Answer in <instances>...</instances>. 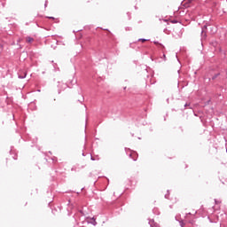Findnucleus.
I'll return each instance as SVG.
<instances>
[{"label": "nucleus", "instance_id": "obj_24", "mask_svg": "<svg viewBox=\"0 0 227 227\" xmlns=\"http://www.w3.org/2000/svg\"><path fill=\"white\" fill-rule=\"evenodd\" d=\"M215 205H219V203H221V201H219L216 199H215Z\"/></svg>", "mask_w": 227, "mask_h": 227}, {"label": "nucleus", "instance_id": "obj_20", "mask_svg": "<svg viewBox=\"0 0 227 227\" xmlns=\"http://www.w3.org/2000/svg\"><path fill=\"white\" fill-rule=\"evenodd\" d=\"M179 224H180L181 227H184L185 226V223H184V221H180Z\"/></svg>", "mask_w": 227, "mask_h": 227}, {"label": "nucleus", "instance_id": "obj_3", "mask_svg": "<svg viewBox=\"0 0 227 227\" xmlns=\"http://www.w3.org/2000/svg\"><path fill=\"white\" fill-rule=\"evenodd\" d=\"M149 224L151 227H160V225H159V223H155V221L153 219L149 220Z\"/></svg>", "mask_w": 227, "mask_h": 227}, {"label": "nucleus", "instance_id": "obj_4", "mask_svg": "<svg viewBox=\"0 0 227 227\" xmlns=\"http://www.w3.org/2000/svg\"><path fill=\"white\" fill-rule=\"evenodd\" d=\"M81 215H84V212L82 210H80L74 216V221L77 223V217H81Z\"/></svg>", "mask_w": 227, "mask_h": 227}, {"label": "nucleus", "instance_id": "obj_28", "mask_svg": "<svg viewBox=\"0 0 227 227\" xmlns=\"http://www.w3.org/2000/svg\"><path fill=\"white\" fill-rule=\"evenodd\" d=\"M67 215H69V216L72 215V213H71V212H68Z\"/></svg>", "mask_w": 227, "mask_h": 227}, {"label": "nucleus", "instance_id": "obj_5", "mask_svg": "<svg viewBox=\"0 0 227 227\" xmlns=\"http://www.w3.org/2000/svg\"><path fill=\"white\" fill-rule=\"evenodd\" d=\"M200 36H201V42H205L207 40V32L201 31Z\"/></svg>", "mask_w": 227, "mask_h": 227}, {"label": "nucleus", "instance_id": "obj_16", "mask_svg": "<svg viewBox=\"0 0 227 227\" xmlns=\"http://www.w3.org/2000/svg\"><path fill=\"white\" fill-rule=\"evenodd\" d=\"M211 32L214 33H217V28L216 27H211Z\"/></svg>", "mask_w": 227, "mask_h": 227}, {"label": "nucleus", "instance_id": "obj_30", "mask_svg": "<svg viewBox=\"0 0 227 227\" xmlns=\"http://www.w3.org/2000/svg\"><path fill=\"white\" fill-rule=\"evenodd\" d=\"M83 157H84V153H82Z\"/></svg>", "mask_w": 227, "mask_h": 227}, {"label": "nucleus", "instance_id": "obj_11", "mask_svg": "<svg viewBox=\"0 0 227 227\" xmlns=\"http://www.w3.org/2000/svg\"><path fill=\"white\" fill-rule=\"evenodd\" d=\"M26 75H27V74L26 72H24L23 74H19V78L20 79H26Z\"/></svg>", "mask_w": 227, "mask_h": 227}, {"label": "nucleus", "instance_id": "obj_10", "mask_svg": "<svg viewBox=\"0 0 227 227\" xmlns=\"http://www.w3.org/2000/svg\"><path fill=\"white\" fill-rule=\"evenodd\" d=\"M219 75H221V73H217L215 75H213L212 78H211L212 81H215L218 78Z\"/></svg>", "mask_w": 227, "mask_h": 227}, {"label": "nucleus", "instance_id": "obj_1", "mask_svg": "<svg viewBox=\"0 0 227 227\" xmlns=\"http://www.w3.org/2000/svg\"><path fill=\"white\" fill-rule=\"evenodd\" d=\"M125 152L127 155H129V157L132 159V160H137V157H138L137 153L132 152V150L127 149V148H125Z\"/></svg>", "mask_w": 227, "mask_h": 227}, {"label": "nucleus", "instance_id": "obj_25", "mask_svg": "<svg viewBox=\"0 0 227 227\" xmlns=\"http://www.w3.org/2000/svg\"><path fill=\"white\" fill-rule=\"evenodd\" d=\"M126 31H132V27H126Z\"/></svg>", "mask_w": 227, "mask_h": 227}, {"label": "nucleus", "instance_id": "obj_9", "mask_svg": "<svg viewBox=\"0 0 227 227\" xmlns=\"http://www.w3.org/2000/svg\"><path fill=\"white\" fill-rule=\"evenodd\" d=\"M208 23H206L202 27H201V31L207 32V29L208 27Z\"/></svg>", "mask_w": 227, "mask_h": 227}, {"label": "nucleus", "instance_id": "obj_22", "mask_svg": "<svg viewBox=\"0 0 227 227\" xmlns=\"http://www.w3.org/2000/svg\"><path fill=\"white\" fill-rule=\"evenodd\" d=\"M47 4H49V1L46 0L45 3H44V8H47Z\"/></svg>", "mask_w": 227, "mask_h": 227}, {"label": "nucleus", "instance_id": "obj_17", "mask_svg": "<svg viewBox=\"0 0 227 227\" xmlns=\"http://www.w3.org/2000/svg\"><path fill=\"white\" fill-rule=\"evenodd\" d=\"M167 192H168V193L165 194V198H166V200H169V190H168Z\"/></svg>", "mask_w": 227, "mask_h": 227}, {"label": "nucleus", "instance_id": "obj_15", "mask_svg": "<svg viewBox=\"0 0 227 227\" xmlns=\"http://www.w3.org/2000/svg\"><path fill=\"white\" fill-rule=\"evenodd\" d=\"M78 101L80 102V104H82V102H84V96H81V98L78 99Z\"/></svg>", "mask_w": 227, "mask_h": 227}, {"label": "nucleus", "instance_id": "obj_27", "mask_svg": "<svg viewBox=\"0 0 227 227\" xmlns=\"http://www.w3.org/2000/svg\"><path fill=\"white\" fill-rule=\"evenodd\" d=\"M48 19H52V20H54V17H48Z\"/></svg>", "mask_w": 227, "mask_h": 227}, {"label": "nucleus", "instance_id": "obj_8", "mask_svg": "<svg viewBox=\"0 0 227 227\" xmlns=\"http://www.w3.org/2000/svg\"><path fill=\"white\" fill-rule=\"evenodd\" d=\"M26 42H27V43H31L32 42H35V38H33L31 36H27V37H26Z\"/></svg>", "mask_w": 227, "mask_h": 227}, {"label": "nucleus", "instance_id": "obj_23", "mask_svg": "<svg viewBox=\"0 0 227 227\" xmlns=\"http://www.w3.org/2000/svg\"><path fill=\"white\" fill-rule=\"evenodd\" d=\"M162 52H163V59H164V61H166V53H164V50L162 51Z\"/></svg>", "mask_w": 227, "mask_h": 227}, {"label": "nucleus", "instance_id": "obj_19", "mask_svg": "<svg viewBox=\"0 0 227 227\" xmlns=\"http://www.w3.org/2000/svg\"><path fill=\"white\" fill-rule=\"evenodd\" d=\"M187 107H191V103H185L184 104V109L187 108Z\"/></svg>", "mask_w": 227, "mask_h": 227}, {"label": "nucleus", "instance_id": "obj_2", "mask_svg": "<svg viewBox=\"0 0 227 227\" xmlns=\"http://www.w3.org/2000/svg\"><path fill=\"white\" fill-rule=\"evenodd\" d=\"M10 155H12V158L14 160H17V157H18L17 151L13 150V149H11Z\"/></svg>", "mask_w": 227, "mask_h": 227}, {"label": "nucleus", "instance_id": "obj_21", "mask_svg": "<svg viewBox=\"0 0 227 227\" xmlns=\"http://www.w3.org/2000/svg\"><path fill=\"white\" fill-rule=\"evenodd\" d=\"M207 219H209V223H217V222L212 220V218H210V216H208Z\"/></svg>", "mask_w": 227, "mask_h": 227}, {"label": "nucleus", "instance_id": "obj_14", "mask_svg": "<svg viewBox=\"0 0 227 227\" xmlns=\"http://www.w3.org/2000/svg\"><path fill=\"white\" fill-rule=\"evenodd\" d=\"M105 31H108V34L106 35L108 38H111V36H113V34L111 33V31H109V29H105Z\"/></svg>", "mask_w": 227, "mask_h": 227}, {"label": "nucleus", "instance_id": "obj_12", "mask_svg": "<svg viewBox=\"0 0 227 227\" xmlns=\"http://www.w3.org/2000/svg\"><path fill=\"white\" fill-rule=\"evenodd\" d=\"M137 43V42H134V43H129V47L131 48V49H136V44Z\"/></svg>", "mask_w": 227, "mask_h": 227}, {"label": "nucleus", "instance_id": "obj_7", "mask_svg": "<svg viewBox=\"0 0 227 227\" xmlns=\"http://www.w3.org/2000/svg\"><path fill=\"white\" fill-rule=\"evenodd\" d=\"M89 223L90 224H92L93 226H97V220L95 219V217L90 218V220L89 221Z\"/></svg>", "mask_w": 227, "mask_h": 227}, {"label": "nucleus", "instance_id": "obj_13", "mask_svg": "<svg viewBox=\"0 0 227 227\" xmlns=\"http://www.w3.org/2000/svg\"><path fill=\"white\" fill-rule=\"evenodd\" d=\"M137 42H142V43H145V42H148V39L140 38Z\"/></svg>", "mask_w": 227, "mask_h": 227}, {"label": "nucleus", "instance_id": "obj_29", "mask_svg": "<svg viewBox=\"0 0 227 227\" xmlns=\"http://www.w3.org/2000/svg\"><path fill=\"white\" fill-rule=\"evenodd\" d=\"M90 159H91V160H95L93 159V156H91Z\"/></svg>", "mask_w": 227, "mask_h": 227}, {"label": "nucleus", "instance_id": "obj_18", "mask_svg": "<svg viewBox=\"0 0 227 227\" xmlns=\"http://www.w3.org/2000/svg\"><path fill=\"white\" fill-rule=\"evenodd\" d=\"M170 22L171 24H178V20H172Z\"/></svg>", "mask_w": 227, "mask_h": 227}, {"label": "nucleus", "instance_id": "obj_26", "mask_svg": "<svg viewBox=\"0 0 227 227\" xmlns=\"http://www.w3.org/2000/svg\"><path fill=\"white\" fill-rule=\"evenodd\" d=\"M194 0H186L187 3L191 4L192 2H193Z\"/></svg>", "mask_w": 227, "mask_h": 227}, {"label": "nucleus", "instance_id": "obj_6", "mask_svg": "<svg viewBox=\"0 0 227 227\" xmlns=\"http://www.w3.org/2000/svg\"><path fill=\"white\" fill-rule=\"evenodd\" d=\"M154 44L158 45V47H160L161 49V51H165V47L164 45H162V43H160L158 41H154Z\"/></svg>", "mask_w": 227, "mask_h": 227}]
</instances>
